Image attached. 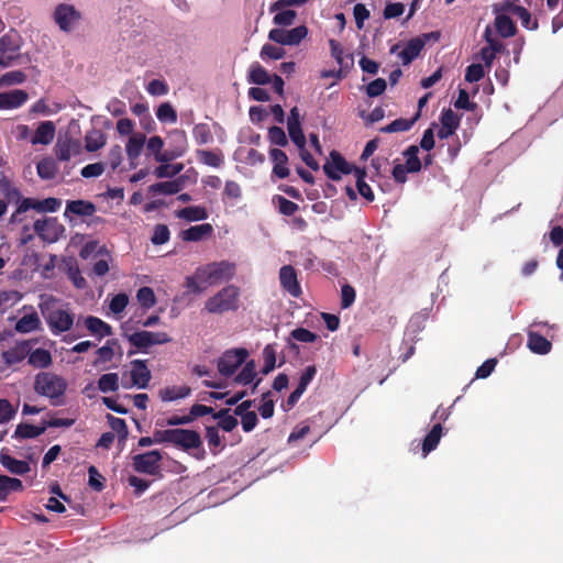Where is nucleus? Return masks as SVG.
<instances>
[{
  "label": "nucleus",
  "instance_id": "obj_1",
  "mask_svg": "<svg viewBox=\"0 0 563 563\" xmlns=\"http://www.w3.org/2000/svg\"><path fill=\"white\" fill-rule=\"evenodd\" d=\"M34 389L37 394L49 398L52 405L56 406L60 404V398L66 393L67 382L54 373L41 372L35 377Z\"/></svg>",
  "mask_w": 563,
  "mask_h": 563
},
{
  "label": "nucleus",
  "instance_id": "obj_2",
  "mask_svg": "<svg viewBox=\"0 0 563 563\" xmlns=\"http://www.w3.org/2000/svg\"><path fill=\"white\" fill-rule=\"evenodd\" d=\"M240 289L234 285H229L210 297L205 309L209 313L222 314L228 311H235L239 308Z\"/></svg>",
  "mask_w": 563,
  "mask_h": 563
},
{
  "label": "nucleus",
  "instance_id": "obj_3",
  "mask_svg": "<svg viewBox=\"0 0 563 563\" xmlns=\"http://www.w3.org/2000/svg\"><path fill=\"white\" fill-rule=\"evenodd\" d=\"M235 272V266L227 261L213 262L198 268L196 275L200 280L209 285H217L230 280Z\"/></svg>",
  "mask_w": 563,
  "mask_h": 563
},
{
  "label": "nucleus",
  "instance_id": "obj_4",
  "mask_svg": "<svg viewBox=\"0 0 563 563\" xmlns=\"http://www.w3.org/2000/svg\"><path fill=\"white\" fill-rule=\"evenodd\" d=\"M247 356L249 351L244 347H235L224 351L217 363L219 373L224 377L232 376L236 369L245 363Z\"/></svg>",
  "mask_w": 563,
  "mask_h": 563
},
{
  "label": "nucleus",
  "instance_id": "obj_5",
  "mask_svg": "<svg viewBox=\"0 0 563 563\" xmlns=\"http://www.w3.org/2000/svg\"><path fill=\"white\" fill-rule=\"evenodd\" d=\"M81 19V12L68 3H59L53 12L54 22L65 33L73 32Z\"/></svg>",
  "mask_w": 563,
  "mask_h": 563
},
{
  "label": "nucleus",
  "instance_id": "obj_6",
  "mask_svg": "<svg viewBox=\"0 0 563 563\" xmlns=\"http://www.w3.org/2000/svg\"><path fill=\"white\" fill-rule=\"evenodd\" d=\"M128 341L136 351L146 352L153 345H161L172 342V338L166 332L136 331L129 334Z\"/></svg>",
  "mask_w": 563,
  "mask_h": 563
},
{
  "label": "nucleus",
  "instance_id": "obj_7",
  "mask_svg": "<svg viewBox=\"0 0 563 563\" xmlns=\"http://www.w3.org/2000/svg\"><path fill=\"white\" fill-rule=\"evenodd\" d=\"M163 456L158 450L136 454L132 457L133 467L137 473L157 475L161 472V461Z\"/></svg>",
  "mask_w": 563,
  "mask_h": 563
},
{
  "label": "nucleus",
  "instance_id": "obj_8",
  "mask_svg": "<svg viewBox=\"0 0 563 563\" xmlns=\"http://www.w3.org/2000/svg\"><path fill=\"white\" fill-rule=\"evenodd\" d=\"M45 320L53 334L58 335L73 328L75 316L68 310L56 308L51 309L45 316Z\"/></svg>",
  "mask_w": 563,
  "mask_h": 563
},
{
  "label": "nucleus",
  "instance_id": "obj_9",
  "mask_svg": "<svg viewBox=\"0 0 563 563\" xmlns=\"http://www.w3.org/2000/svg\"><path fill=\"white\" fill-rule=\"evenodd\" d=\"M353 170V166L350 165L346 159L338 152H330V161L323 165V172L331 180H340L341 175H349Z\"/></svg>",
  "mask_w": 563,
  "mask_h": 563
},
{
  "label": "nucleus",
  "instance_id": "obj_10",
  "mask_svg": "<svg viewBox=\"0 0 563 563\" xmlns=\"http://www.w3.org/2000/svg\"><path fill=\"white\" fill-rule=\"evenodd\" d=\"M172 444L183 451L199 449L202 440L199 432L189 429H173Z\"/></svg>",
  "mask_w": 563,
  "mask_h": 563
},
{
  "label": "nucleus",
  "instance_id": "obj_11",
  "mask_svg": "<svg viewBox=\"0 0 563 563\" xmlns=\"http://www.w3.org/2000/svg\"><path fill=\"white\" fill-rule=\"evenodd\" d=\"M279 282L282 288L294 298L300 297L302 294L298 282L297 272L291 265H284L279 269Z\"/></svg>",
  "mask_w": 563,
  "mask_h": 563
},
{
  "label": "nucleus",
  "instance_id": "obj_12",
  "mask_svg": "<svg viewBox=\"0 0 563 563\" xmlns=\"http://www.w3.org/2000/svg\"><path fill=\"white\" fill-rule=\"evenodd\" d=\"M60 207V200L57 198H46L37 200L34 198H25L19 205V211H29L31 209L37 212H55Z\"/></svg>",
  "mask_w": 563,
  "mask_h": 563
},
{
  "label": "nucleus",
  "instance_id": "obj_13",
  "mask_svg": "<svg viewBox=\"0 0 563 563\" xmlns=\"http://www.w3.org/2000/svg\"><path fill=\"white\" fill-rule=\"evenodd\" d=\"M461 118L452 109H443L440 115L441 128L438 130V137L445 140L453 135L460 126Z\"/></svg>",
  "mask_w": 563,
  "mask_h": 563
},
{
  "label": "nucleus",
  "instance_id": "obj_14",
  "mask_svg": "<svg viewBox=\"0 0 563 563\" xmlns=\"http://www.w3.org/2000/svg\"><path fill=\"white\" fill-rule=\"evenodd\" d=\"M131 380L132 385L137 388H146L152 378L151 371L144 360H134L131 362Z\"/></svg>",
  "mask_w": 563,
  "mask_h": 563
},
{
  "label": "nucleus",
  "instance_id": "obj_15",
  "mask_svg": "<svg viewBox=\"0 0 563 563\" xmlns=\"http://www.w3.org/2000/svg\"><path fill=\"white\" fill-rule=\"evenodd\" d=\"M19 46L14 44L9 35L0 37V66L9 67L19 59Z\"/></svg>",
  "mask_w": 563,
  "mask_h": 563
},
{
  "label": "nucleus",
  "instance_id": "obj_16",
  "mask_svg": "<svg viewBox=\"0 0 563 563\" xmlns=\"http://www.w3.org/2000/svg\"><path fill=\"white\" fill-rule=\"evenodd\" d=\"M97 208L95 203L88 200H68L66 202V208L64 216L65 218H68L71 220L70 214L78 216V217H91L95 214Z\"/></svg>",
  "mask_w": 563,
  "mask_h": 563
},
{
  "label": "nucleus",
  "instance_id": "obj_17",
  "mask_svg": "<svg viewBox=\"0 0 563 563\" xmlns=\"http://www.w3.org/2000/svg\"><path fill=\"white\" fill-rule=\"evenodd\" d=\"M0 464L11 474L15 475H24L31 470L27 462L11 456L7 449H1L0 451Z\"/></svg>",
  "mask_w": 563,
  "mask_h": 563
},
{
  "label": "nucleus",
  "instance_id": "obj_18",
  "mask_svg": "<svg viewBox=\"0 0 563 563\" xmlns=\"http://www.w3.org/2000/svg\"><path fill=\"white\" fill-rule=\"evenodd\" d=\"M424 48L423 41L418 36L410 38L405 47L398 53V57L404 66L410 65Z\"/></svg>",
  "mask_w": 563,
  "mask_h": 563
},
{
  "label": "nucleus",
  "instance_id": "obj_19",
  "mask_svg": "<svg viewBox=\"0 0 563 563\" xmlns=\"http://www.w3.org/2000/svg\"><path fill=\"white\" fill-rule=\"evenodd\" d=\"M269 157L273 162V175L284 179L289 176L290 170L288 168V156L279 148H272L269 151Z\"/></svg>",
  "mask_w": 563,
  "mask_h": 563
},
{
  "label": "nucleus",
  "instance_id": "obj_20",
  "mask_svg": "<svg viewBox=\"0 0 563 563\" xmlns=\"http://www.w3.org/2000/svg\"><path fill=\"white\" fill-rule=\"evenodd\" d=\"M27 98V93L21 89L0 92V109L20 108L26 102Z\"/></svg>",
  "mask_w": 563,
  "mask_h": 563
},
{
  "label": "nucleus",
  "instance_id": "obj_21",
  "mask_svg": "<svg viewBox=\"0 0 563 563\" xmlns=\"http://www.w3.org/2000/svg\"><path fill=\"white\" fill-rule=\"evenodd\" d=\"M34 231L43 239L55 241L57 239V231L64 230L62 225H58L55 220L52 219H38L34 222Z\"/></svg>",
  "mask_w": 563,
  "mask_h": 563
},
{
  "label": "nucleus",
  "instance_id": "obj_22",
  "mask_svg": "<svg viewBox=\"0 0 563 563\" xmlns=\"http://www.w3.org/2000/svg\"><path fill=\"white\" fill-rule=\"evenodd\" d=\"M212 232L213 228L210 223H202L181 231L180 238L186 242H198L210 236Z\"/></svg>",
  "mask_w": 563,
  "mask_h": 563
},
{
  "label": "nucleus",
  "instance_id": "obj_23",
  "mask_svg": "<svg viewBox=\"0 0 563 563\" xmlns=\"http://www.w3.org/2000/svg\"><path fill=\"white\" fill-rule=\"evenodd\" d=\"M85 327L99 340L112 334V327L95 316H89L85 319Z\"/></svg>",
  "mask_w": 563,
  "mask_h": 563
},
{
  "label": "nucleus",
  "instance_id": "obj_24",
  "mask_svg": "<svg viewBox=\"0 0 563 563\" xmlns=\"http://www.w3.org/2000/svg\"><path fill=\"white\" fill-rule=\"evenodd\" d=\"M55 135V124L52 121H44L36 128L33 136L32 144H49Z\"/></svg>",
  "mask_w": 563,
  "mask_h": 563
},
{
  "label": "nucleus",
  "instance_id": "obj_25",
  "mask_svg": "<svg viewBox=\"0 0 563 563\" xmlns=\"http://www.w3.org/2000/svg\"><path fill=\"white\" fill-rule=\"evenodd\" d=\"M184 188V181L180 178L161 181L153 184L148 187V191L152 195H175L181 191Z\"/></svg>",
  "mask_w": 563,
  "mask_h": 563
},
{
  "label": "nucleus",
  "instance_id": "obj_26",
  "mask_svg": "<svg viewBox=\"0 0 563 563\" xmlns=\"http://www.w3.org/2000/svg\"><path fill=\"white\" fill-rule=\"evenodd\" d=\"M528 347L536 354H548L551 351V342L538 332H528Z\"/></svg>",
  "mask_w": 563,
  "mask_h": 563
},
{
  "label": "nucleus",
  "instance_id": "obj_27",
  "mask_svg": "<svg viewBox=\"0 0 563 563\" xmlns=\"http://www.w3.org/2000/svg\"><path fill=\"white\" fill-rule=\"evenodd\" d=\"M46 430L45 421L41 426H33L30 423H20L16 426L14 439H34L43 434Z\"/></svg>",
  "mask_w": 563,
  "mask_h": 563
},
{
  "label": "nucleus",
  "instance_id": "obj_28",
  "mask_svg": "<svg viewBox=\"0 0 563 563\" xmlns=\"http://www.w3.org/2000/svg\"><path fill=\"white\" fill-rule=\"evenodd\" d=\"M191 388L188 386H167L159 390L162 401L169 402L188 397Z\"/></svg>",
  "mask_w": 563,
  "mask_h": 563
},
{
  "label": "nucleus",
  "instance_id": "obj_29",
  "mask_svg": "<svg viewBox=\"0 0 563 563\" xmlns=\"http://www.w3.org/2000/svg\"><path fill=\"white\" fill-rule=\"evenodd\" d=\"M23 488L19 478L0 475V501H5L11 492H21Z\"/></svg>",
  "mask_w": 563,
  "mask_h": 563
},
{
  "label": "nucleus",
  "instance_id": "obj_30",
  "mask_svg": "<svg viewBox=\"0 0 563 563\" xmlns=\"http://www.w3.org/2000/svg\"><path fill=\"white\" fill-rule=\"evenodd\" d=\"M505 8L510 11L511 13L516 14L520 20L523 27L528 30H536L538 29V22L534 20L532 21L530 12L521 7L511 2H507L505 4Z\"/></svg>",
  "mask_w": 563,
  "mask_h": 563
},
{
  "label": "nucleus",
  "instance_id": "obj_31",
  "mask_svg": "<svg viewBox=\"0 0 563 563\" xmlns=\"http://www.w3.org/2000/svg\"><path fill=\"white\" fill-rule=\"evenodd\" d=\"M420 117V112H417L416 115L411 119H404L399 118L387 124L386 126H383L380 129V132L383 133H396V132H406L409 131L418 118Z\"/></svg>",
  "mask_w": 563,
  "mask_h": 563
},
{
  "label": "nucleus",
  "instance_id": "obj_32",
  "mask_svg": "<svg viewBox=\"0 0 563 563\" xmlns=\"http://www.w3.org/2000/svg\"><path fill=\"white\" fill-rule=\"evenodd\" d=\"M106 134L98 129H91L85 136V147L88 152H96L104 146Z\"/></svg>",
  "mask_w": 563,
  "mask_h": 563
},
{
  "label": "nucleus",
  "instance_id": "obj_33",
  "mask_svg": "<svg viewBox=\"0 0 563 563\" xmlns=\"http://www.w3.org/2000/svg\"><path fill=\"white\" fill-rule=\"evenodd\" d=\"M176 217L186 221H201L208 218V212L205 207L190 206L185 207L176 212Z\"/></svg>",
  "mask_w": 563,
  "mask_h": 563
},
{
  "label": "nucleus",
  "instance_id": "obj_34",
  "mask_svg": "<svg viewBox=\"0 0 563 563\" xmlns=\"http://www.w3.org/2000/svg\"><path fill=\"white\" fill-rule=\"evenodd\" d=\"M29 364L35 368H47L52 365V355L48 350L35 349L29 355Z\"/></svg>",
  "mask_w": 563,
  "mask_h": 563
},
{
  "label": "nucleus",
  "instance_id": "obj_35",
  "mask_svg": "<svg viewBox=\"0 0 563 563\" xmlns=\"http://www.w3.org/2000/svg\"><path fill=\"white\" fill-rule=\"evenodd\" d=\"M442 435V426L441 423H435L430 432L426 435L422 442V452L423 455H428L431 451H433L441 439Z\"/></svg>",
  "mask_w": 563,
  "mask_h": 563
},
{
  "label": "nucleus",
  "instance_id": "obj_36",
  "mask_svg": "<svg viewBox=\"0 0 563 563\" xmlns=\"http://www.w3.org/2000/svg\"><path fill=\"white\" fill-rule=\"evenodd\" d=\"M146 137L142 133L133 134L126 143V155L130 161L136 159L145 145Z\"/></svg>",
  "mask_w": 563,
  "mask_h": 563
},
{
  "label": "nucleus",
  "instance_id": "obj_37",
  "mask_svg": "<svg viewBox=\"0 0 563 563\" xmlns=\"http://www.w3.org/2000/svg\"><path fill=\"white\" fill-rule=\"evenodd\" d=\"M272 80L269 73L258 63H253L249 71V81L255 85H267Z\"/></svg>",
  "mask_w": 563,
  "mask_h": 563
},
{
  "label": "nucleus",
  "instance_id": "obj_38",
  "mask_svg": "<svg viewBox=\"0 0 563 563\" xmlns=\"http://www.w3.org/2000/svg\"><path fill=\"white\" fill-rule=\"evenodd\" d=\"M198 161L207 166L218 168L223 164V155L220 151L197 150Z\"/></svg>",
  "mask_w": 563,
  "mask_h": 563
},
{
  "label": "nucleus",
  "instance_id": "obj_39",
  "mask_svg": "<svg viewBox=\"0 0 563 563\" xmlns=\"http://www.w3.org/2000/svg\"><path fill=\"white\" fill-rule=\"evenodd\" d=\"M497 32L503 37H511L516 34L517 27L514 21L506 14L497 15L495 19Z\"/></svg>",
  "mask_w": 563,
  "mask_h": 563
},
{
  "label": "nucleus",
  "instance_id": "obj_40",
  "mask_svg": "<svg viewBox=\"0 0 563 563\" xmlns=\"http://www.w3.org/2000/svg\"><path fill=\"white\" fill-rule=\"evenodd\" d=\"M40 318L35 312L24 314L15 323V330L20 333H29L36 330L40 327Z\"/></svg>",
  "mask_w": 563,
  "mask_h": 563
},
{
  "label": "nucleus",
  "instance_id": "obj_41",
  "mask_svg": "<svg viewBox=\"0 0 563 563\" xmlns=\"http://www.w3.org/2000/svg\"><path fill=\"white\" fill-rule=\"evenodd\" d=\"M114 347L121 349L118 340L111 339L106 342V344L97 350L98 358L95 361V365L99 363H108L114 356Z\"/></svg>",
  "mask_w": 563,
  "mask_h": 563
},
{
  "label": "nucleus",
  "instance_id": "obj_42",
  "mask_svg": "<svg viewBox=\"0 0 563 563\" xmlns=\"http://www.w3.org/2000/svg\"><path fill=\"white\" fill-rule=\"evenodd\" d=\"M37 175L44 180H51L55 178L57 174V165L52 158H43L36 165Z\"/></svg>",
  "mask_w": 563,
  "mask_h": 563
},
{
  "label": "nucleus",
  "instance_id": "obj_43",
  "mask_svg": "<svg viewBox=\"0 0 563 563\" xmlns=\"http://www.w3.org/2000/svg\"><path fill=\"white\" fill-rule=\"evenodd\" d=\"M419 148L417 145H410L405 152L407 170L409 173H418L421 170V161L418 157Z\"/></svg>",
  "mask_w": 563,
  "mask_h": 563
},
{
  "label": "nucleus",
  "instance_id": "obj_44",
  "mask_svg": "<svg viewBox=\"0 0 563 563\" xmlns=\"http://www.w3.org/2000/svg\"><path fill=\"white\" fill-rule=\"evenodd\" d=\"M0 189L3 197L9 203H16L18 206L24 199L21 191L14 187L8 179L0 181Z\"/></svg>",
  "mask_w": 563,
  "mask_h": 563
},
{
  "label": "nucleus",
  "instance_id": "obj_45",
  "mask_svg": "<svg viewBox=\"0 0 563 563\" xmlns=\"http://www.w3.org/2000/svg\"><path fill=\"white\" fill-rule=\"evenodd\" d=\"M98 389L101 393H112L119 389V376L117 373L103 374L98 379Z\"/></svg>",
  "mask_w": 563,
  "mask_h": 563
},
{
  "label": "nucleus",
  "instance_id": "obj_46",
  "mask_svg": "<svg viewBox=\"0 0 563 563\" xmlns=\"http://www.w3.org/2000/svg\"><path fill=\"white\" fill-rule=\"evenodd\" d=\"M192 135L198 145H206L213 142L212 132L207 123H198L192 129Z\"/></svg>",
  "mask_w": 563,
  "mask_h": 563
},
{
  "label": "nucleus",
  "instance_id": "obj_47",
  "mask_svg": "<svg viewBox=\"0 0 563 563\" xmlns=\"http://www.w3.org/2000/svg\"><path fill=\"white\" fill-rule=\"evenodd\" d=\"M255 367L256 365L254 360L245 362L242 371L234 377V383L244 386L252 383L256 376Z\"/></svg>",
  "mask_w": 563,
  "mask_h": 563
},
{
  "label": "nucleus",
  "instance_id": "obj_48",
  "mask_svg": "<svg viewBox=\"0 0 563 563\" xmlns=\"http://www.w3.org/2000/svg\"><path fill=\"white\" fill-rule=\"evenodd\" d=\"M213 418L219 420V428L225 432H231L238 426V419L229 415V409H221L213 413Z\"/></svg>",
  "mask_w": 563,
  "mask_h": 563
},
{
  "label": "nucleus",
  "instance_id": "obj_49",
  "mask_svg": "<svg viewBox=\"0 0 563 563\" xmlns=\"http://www.w3.org/2000/svg\"><path fill=\"white\" fill-rule=\"evenodd\" d=\"M264 366L262 374L267 375L276 367V349L275 344H267L263 350Z\"/></svg>",
  "mask_w": 563,
  "mask_h": 563
},
{
  "label": "nucleus",
  "instance_id": "obj_50",
  "mask_svg": "<svg viewBox=\"0 0 563 563\" xmlns=\"http://www.w3.org/2000/svg\"><path fill=\"white\" fill-rule=\"evenodd\" d=\"M184 168V165L178 164H161L157 166L154 170V174L158 178H172L176 175H178Z\"/></svg>",
  "mask_w": 563,
  "mask_h": 563
},
{
  "label": "nucleus",
  "instance_id": "obj_51",
  "mask_svg": "<svg viewBox=\"0 0 563 563\" xmlns=\"http://www.w3.org/2000/svg\"><path fill=\"white\" fill-rule=\"evenodd\" d=\"M136 298L140 305L145 309H150L156 303V297L151 287H141L136 292Z\"/></svg>",
  "mask_w": 563,
  "mask_h": 563
},
{
  "label": "nucleus",
  "instance_id": "obj_52",
  "mask_svg": "<svg viewBox=\"0 0 563 563\" xmlns=\"http://www.w3.org/2000/svg\"><path fill=\"white\" fill-rule=\"evenodd\" d=\"M156 117L161 122L175 123L177 121V112L169 102H164L157 108Z\"/></svg>",
  "mask_w": 563,
  "mask_h": 563
},
{
  "label": "nucleus",
  "instance_id": "obj_53",
  "mask_svg": "<svg viewBox=\"0 0 563 563\" xmlns=\"http://www.w3.org/2000/svg\"><path fill=\"white\" fill-rule=\"evenodd\" d=\"M76 144L70 140L58 142L55 147V154L59 161H69L75 151Z\"/></svg>",
  "mask_w": 563,
  "mask_h": 563
},
{
  "label": "nucleus",
  "instance_id": "obj_54",
  "mask_svg": "<svg viewBox=\"0 0 563 563\" xmlns=\"http://www.w3.org/2000/svg\"><path fill=\"white\" fill-rule=\"evenodd\" d=\"M110 428L118 433L119 439L125 441L129 434L125 420L117 418L112 415L107 416Z\"/></svg>",
  "mask_w": 563,
  "mask_h": 563
},
{
  "label": "nucleus",
  "instance_id": "obj_55",
  "mask_svg": "<svg viewBox=\"0 0 563 563\" xmlns=\"http://www.w3.org/2000/svg\"><path fill=\"white\" fill-rule=\"evenodd\" d=\"M278 12L274 15L273 22L278 26H289L294 24L297 13L290 9L277 10Z\"/></svg>",
  "mask_w": 563,
  "mask_h": 563
},
{
  "label": "nucleus",
  "instance_id": "obj_56",
  "mask_svg": "<svg viewBox=\"0 0 563 563\" xmlns=\"http://www.w3.org/2000/svg\"><path fill=\"white\" fill-rule=\"evenodd\" d=\"M170 231L166 224H156L154 227L153 235L151 238V242L154 245H162L169 241Z\"/></svg>",
  "mask_w": 563,
  "mask_h": 563
},
{
  "label": "nucleus",
  "instance_id": "obj_57",
  "mask_svg": "<svg viewBox=\"0 0 563 563\" xmlns=\"http://www.w3.org/2000/svg\"><path fill=\"white\" fill-rule=\"evenodd\" d=\"M316 374H317V368L314 365L307 366L305 368V371L302 372V374L299 378V383L295 389L299 390L301 394H303L306 391L308 385L314 378Z\"/></svg>",
  "mask_w": 563,
  "mask_h": 563
},
{
  "label": "nucleus",
  "instance_id": "obj_58",
  "mask_svg": "<svg viewBox=\"0 0 563 563\" xmlns=\"http://www.w3.org/2000/svg\"><path fill=\"white\" fill-rule=\"evenodd\" d=\"M308 34V29L305 25L296 26L286 31L287 45L299 44Z\"/></svg>",
  "mask_w": 563,
  "mask_h": 563
},
{
  "label": "nucleus",
  "instance_id": "obj_59",
  "mask_svg": "<svg viewBox=\"0 0 563 563\" xmlns=\"http://www.w3.org/2000/svg\"><path fill=\"white\" fill-rule=\"evenodd\" d=\"M88 475H89V481H88L89 486L96 492H101L104 488L106 479L99 473V471L96 468V466H93V465L89 466Z\"/></svg>",
  "mask_w": 563,
  "mask_h": 563
},
{
  "label": "nucleus",
  "instance_id": "obj_60",
  "mask_svg": "<svg viewBox=\"0 0 563 563\" xmlns=\"http://www.w3.org/2000/svg\"><path fill=\"white\" fill-rule=\"evenodd\" d=\"M485 76V69L482 64H471L466 67L465 80L467 82H477Z\"/></svg>",
  "mask_w": 563,
  "mask_h": 563
},
{
  "label": "nucleus",
  "instance_id": "obj_61",
  "mask_svg": "<svg viewBox=\"0 0 563 563\" xmlns=\"http://www.w3.org/2000/svg\"><path fill=\"white\" fill-rule=\"evenodd\" d=\"M25 79L26 75L21 70L8 71L0 77V86L22 84Z\"/></svg>",
  "mask_w": 563,
  "mask_h": 563
},
{
  "label": "nucleus",
  "instance_id": "obj_62",
  "mask_svg": "<svg viewBox=\"0 0 563 563\" xmlns=\"http://www.w3.org/2000/svg\"><path fill=\"white\" fill-rule=\"evenodd\" d=\"M275 200L277 201L279 212L284 216H292L299 209L297 203L286 199L283 196H276Z\"/></svg>",
  "mask_w": 563,
  "mask_h": 563
},
{
  "label": "nucleus",
  "instance_id": "obj_63",
  "mask_svg": "<svg viewBox=\"0 0 563 563\" xmlns=\"http://www.w3.org/2000/svg\"><path fill=\"white\" fill-rule=\"evenodd\" d=\"M271 397V391L262 395L263 404L260 406L258 411L264 419H269L274 416V400Z\"/></svg>",
  "mask_w": 563,
  "mask_h": 563
},
{
  "label": "nucleus",
  "instance_id": "obj_64",
  "mask_svg": "<svg viewBox=\"0 0 563 563\" xmlns=\"http://www.w3.org/2000/svg\"><path fill=\"white\" fill-rule=\"evenodd\" d=\"M268 140L272 144L278 146H286L288 144L286 133L279 126H272L268 129Z\"/></svg>",
  "mask_w": 563,
  "mask_h": 563
}]
</instances>
